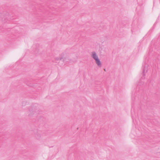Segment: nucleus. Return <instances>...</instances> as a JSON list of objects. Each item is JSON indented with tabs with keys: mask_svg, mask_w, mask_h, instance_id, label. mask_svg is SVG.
Segmentation results:
<instances>
[{
	"mask_svg": "<svg viewBox=\"0 0 160 160\" xmlns=\"http://www.w3.org/2000/svg\"><path fill=\"white\" fill-rule=\"evenodd\" d=\"M38 105L37 104L35 105L34 106H33L32 107V108L30 110L28 115L29 117H31L32 114H37L38 113Z\"/></svg>",
	"mask_w": 160,
	"mask_h": 160,
	"instance_id": "nucleus-2",
	"label": "nucleus"
},
{
	"mask_svg": "<svg viewBox=\"0 0 160 160\" xmlns=\"http://www.w3.org/2000/svg\"><path fill=\"white\" fill-rule=\"evenodd\" d=\"M143 82H141V83H140V84H139L138 85H141L143 84Z\"/></svg>",
	"mask_w": 160,
	"mask_h": 160,
	"instance_id": "nucleus-8",
	"label": "nucleus"
},
{
	"mask_svg": "<svg viewBox=\"0 0 160 160\" xmlns=\"http://www.w3.org/2000/svg\"><path fill=\"white\" fill-rule=\"evenodd\" d=\"M63 55H61L59 58L57 57L55 58L56 60H61L63 58Z\"/></svg>",
	"mask_w": 160,
	"mask_h": 160,
	"instance_id": "nucleus-7",
	"label": "nucleus"
},
{
	"mask_svg": "<svg viewBox=\"0 0 160 160\" xmlns=\"http://www.w3.org/2000/svg\"><path fill=\"white\" fill-rule=\"evenodd\" d=\"M91 56L95 60L98 58V55L95 52H92Z\"/></svg>",
	"mask_w": 160,
	"mask_h": 160,
	"instance_id": "nucleus-3",
	"label": "nucleus"
},
{
	"mask_svg": "<svg viewBox=\"0 0 160 160\" xmlns=\"http://www.w3.org/2000/svg\"><path fill=\"white\" fill-rule=\"evenodd\" d=\"M95 62L97 64L99 67H101L102 66V63L99 58H98L95 60Z\"/></svg>",
	"mask_w": 160,
	"mask_h": 160,
	"instance_id": "nucleus-4",
	"label": "nucleus"
},
{
	"mask_svg": "<svg viewBox=\"0 0 160 160\" xmlns=\"http://www.w3.org/2000/svg\"><path fill=\"white\" fill-rule=\"evenodd\" d=\"M0 16L1 20L4 22H7L8 21H9L11 19H14L13 16L10 15L8 13H7L5 15L4 14H0Z\"/></svg>",
	"mask_w": 160,
	"mask_h": 160,
	"instance_id": "nucleus-1",
	"label": "nucleus"
},
{
	"mask_svg": "<svg viewBox=\"0 0 160 160\" xmlns=\"http://www.w3.org/2000/svg\"><path fill=\"white\" fill-rule=\"evenodd\" d=\"M147 68L144 67L143 69L142 74L143 77L145 76V73L147 72Z\"/></svg>",
	"mask_w": 160,
	"mask_h": 160,
	"instance_id": "nucleus-5",
	"label": "nucleus"
},
{
	"mask_svg": "<svg viewBox=\"0 0 160 160\" xmlns=\"http://www.w3.org/2000/svg\"><path fill=\"white\" fill-rule=\"evenodd\" d=\"M35 137L37 139H39L41 137V135L39 132H37V134L35 135Z\"/></svg>",
	"mask_w": 160,
	"mask_h": 160,
	"instance_id": "nucleus-6",
	"label": "nucleus"
}]
</instances>
